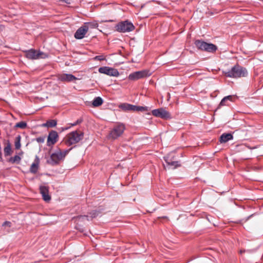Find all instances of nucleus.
Listing matches in <instances>:
<instances>
[{
  "mask_svg": "<svg viewBox=\"0 0 263 263\" xmlns=\"http://www.w3.org/2000/svg\"><path fill=\"white\" fill-rule=\"evenodd\" d=\"M79 123H80V122H79V120H78V121H77L76 122H75L73 123L70 124V125L68 126H65V127H62L61 130H62V131H64V130H68L71 126H76L77 124H78Z\"/></svg>",
  "mask_w": 263,
  "mask_h": 263,
  "instance_id": "obj_25",
  "label": "nucleus"
},
{
  "mask_svg": "<svg viewBox=\"0 0 263 263\" xmlns=\"http://www.w3.org/2000/svg\"><path fill=\"white\" fill-rule=\"evenodd\" d=\"M40 193L42 194L43 199L45 201H49L51 197L49 195V188L45 185H41L40 187Z\"/></svg>",
  "mask_w": 263,
  "mask_h": 263,
  "instance_id": "obj_13",
  "label": "nucleus"
},
{
  "mask_svg": "<svg viewBox=\"0 0 263 263\" xmlns=\"http://www.w3.org/2000/svg\"><path fill=\"white\" fill-rule=\"evenodd\" d=\"M15 127H17V128H20L22 129H24L27 126V124L26 122L22 121V122L17 123L15 124Z\"/></svg>",
  "mask_w": 263,
  "mask_h": 263,
  "instance_id": "obj_24",
  "label": "nucleus"
},
{
  "mask_svg": "<svg viewBox=\"0 0 263 263\" xmlns=\"http://www.w3.org/2000/svg\"><path fill=\"white\" fill-rule=\"evenodd\" d=\"M4 154L5 156H9L11 154V146L9 144H8L5 148H4Z\"/></svg>",
  "mask_w": 263,
  "mask_h": 263,
  "instance_id": "obj_23",
  "label": "nucleus"
},
{
  "mask_svg": "<svg viewBox=\"0 0 263 263\" xmlns=\"http://www.w3.org/2000/svg\"><path fill=\"white\" fill-rule=\"evenodd\" d=\"M152 114L155 117H159L162 119H167L171 118L170 112L166 110L164 108L154 109L152 110Z\"/></svg>",
  "mask_w": 263,
  "mask_h": 263,
  "instance_id": "obj_9",
  "label": "nucleus"
},
{
  "mask_svg": "<svg viewBox=\"0 0 263 263\" xmlns=\"http://www.w3.org/2000/svg\"><path fill=\"white\" fill-rule=\"evenodd\" d=\"M59 2H65L64 0H60ZM65 2L67 4H70V2H67V1H65Z\"/></svg>",
  "mask_w": 263,
  "mask_h": 263,
  "instance_id": "obj_34",
  "label": "nucleus"
},
{
  "mask_svg": "<svg viewBox=\"0 0 263 263\" xmlns=\"http://www.w3.org/2000/svg\"><path fill=\"white\" fill-rule=\"evenodd\" d=\"M15 146L16 149H19L20 148L21 144H20V140H18L17 141L15 142Z\"/></svg>",
  "mask_w": 263,
  "mask_h": 263,
  "instance_id": "obj_30",
  "label": "nucleus"
},
{
  "mask_svg": "<svg viewBox=\"0 0 263 263\" xmlns=\"http://www.w3.org/2000/svg\"><path fill=\"white\" fill-rule=\"evenodd\" d=\"M68 152V151H61L60 149H59L52 154L50 156L51 164L54 165L59 163L61 161L64 160Z\"/></svg>",
  "mask_w": 263,
  "mask_h": 263,
  "instance_id": "obj_6",
  "label": "nucleus"
},
{
  "mask_svg": "<svg viewBox=\"0 0 263 263\" xmlns=\"http://www.w3.org/2000/svg\"><path fill=\"white\" fill-rule=\"evenodd\" d=\"M83 134L81 132L74 131L66 135L64 141L66 145L70 146L79 142L83 139Z\"/></svg>",
  "mask_w": 263,
  "mask_h": 263,
  "instance_id": "obj_2",
  "label": "nucleus"
},
{
  "mask_svg": "<svg viewBox=\"0 0 263 263\" xmlns=\"http://www.w3.org/2000/svg\"><path fill=\"white\" fill-rule=\"evenodd\" d=\"M119 107L122 110L125 111H134L136 108V105H132L128 103H122L119 105Z\"/></svg>",
  "mask_w": 263,
  "mask_h": 263,
  "instance_id": "obj_16",
  "label": "nucleus"
},
{
  "mask_svg": "<svg viewBox=\"0 0 263 263\" xmlns=\"http://www.w3.org/2000/svg\"><path fill=\"white\" fill-rule=\"evenodd\" d=\"M39 164H40V159L37 156L35 157V158L31 164L30 168V171L31 173L35 174L37 172V170L39 169Z\"/></svg>",
  "mask_w": 263,
  "mask_h": 263,
  "instance_id": "obj_15",
  "label": "nucleus"
},
{
  "mask_svg": "<svg viewBox=\"0 0 263 263\" xmlns=\"http://www.w3.org/2000/svg\"><path fill=\"white\" fill-rule=\"evenodd\" d=\"M233 96H228L225 97L222 99V103H223V102H227L228 100H229L230 101H233Z\"/></svg>",
  "mask_w": 263,
  "mask_h": 263,
  "instance_id": "obj_27",
  "label": "nucleus"
},
{
  "mask_svg": "<svg viewBox=\"0 0 263 263\" xmlns=\"http://www.w3.org/2000/svg\"><path fill=\"white\" fill-rule=\"evenodd\" d=\"M148 110V108L147 107H143V106H136L135 109H134L135 111H145Z\"/></svg>",
  "mask_w": 263,
  "mask_h": 263,
  "instance_id": "obj_26",
  "label": "nucleus"
},
{
  "mask_svg": "<svg viewBox=\"0 0 263 263\" xmlns=\"http://www.w3.org/2000/svg\"><path fill=\"white\" fill-rule=\"evenodd\" d=\"M21 160V158L20 156L16 155L13 157L10 158L9 159V162H10L12 163H19Z\"/></svg>",
  "mask_w": 263,
  "mask_h": 263,
  "instance_id": "obj_22",
  "label": "nucleus"
},
{
  "mask_svg": "<svg viewBox=\"0 0 263 263\" xmlns=\"http://www.w3.org/2000/svg\"><path fill=\"white\" fill-rule=\"evenodd\" d=\"M195 44L198 49L207 52H214L217 49L216 46L213 44L208 43L201 40H196Z\"/></svg>",
  "mask_w": 263,
  "mask_h": 263,
  "instance_id": "obj_3",
  "label": "nucleus"
},
{
  "mask_svg": "<svg viewBox=\"0 0 263 263\" xmlns=\"http://www.w3.org/2000/svg\"><path fill=\"white\" fill-rule=\"evenodd\" d=\"M164 159L168 165L172 166L173 168H176V167L180 166V164L178 161H171L169 160L168 158L166 157H164Z\"/></svg>",
  "mask_w": 263,
  "mask_h": 263,
  "instance_id": "obj_18",
  "label": "nucleus"
},
{
  "mask_svg": "<svg viewBox=\"0 0 263 263\" xmlns=\"http://www.w3.org/2000/svg\"><path fill=\"white\" fill-rule=\"evenodd\" d=\"M125 127L123 123H118L115 125L112 130H110L109 135L108 138L111 139H116L120 137L123 133Z\"/></svg>",
  "mask_w": 263,
  "mask_h": 263,
  "instance_id": "obj_4",
  "label": "nucleus"
},
{
  "mask_svg": "<svg viewBox=\"0 0 263 263\" xmlns=\"http://www.w3.org/2000/svg\"><path fill=\"white\" fill-rule=\"evenodd\" d=\"M103 102L102 99L100 97H98L95 98L92 104L93 107H98L101 106L103 104Z\"/></svg>",
  "mask_w": 263,
  "mask_h": 263,
  "instance_id": "obj_20",
  "label": "nucleus"
},
{
  "mask_svg": "<svg viewBox=\"0 0 263 263\" xmlns=\"http://www.w3.org/2000/svg\"><path fill=\"white\" fill-rule=\"evenodd\" d=\"M4 29V27L3 26L0 25V31H2Z\"/></svg>",
  "mask_w": 263,
  "mask_h": 263,
  "instance_id": "obj_35",
  "label": "nucleus"
},
{
  "mask_svg": "<svg viewBox=\"0 0 263 263\" xmlns=\"http://www.w3.org/2000/svg\"><path fill=\"white\" fill-rule=\"evenodd\" d=\"M98 71L101 73L109 76L118 77L119 75V73L116 69L107 66L99 68Z\"/></svg>",
  "mask_w": 263,
  "mask_h": 263,
  "instance_id": "obj_10",
  "label": "nucleus"
},
{
  "mask_svg": "<svg viewBox=\"0 0 263 263\" xmlns=\"http://www.w3.org/2000/svg\"><path fill=\"white\" fill-rule=\"evenodd\" d=\"M242 252H244V251H242V250H240V253H242Z\"/></svg>",
  "mask_w": 263,
  "mask_h": 263,
  "instance_id": "obj_36",
  "label": "nucleus"
},
{
  "mask_svg": "<svg viewBox=\"0 0 263 263\" xmlns=\"http://www.w3.org/2000/svg\"><path fill=\"white\" fill-rule=\"evenodd\" d=\"M57 124V121L55 120H50L46 122V123L42 124L43 127H53L56 126Z\"/></svg>",
  "mask_w": 263,
  "mask_h": 263,
  "instance_id": "obj_21",
  "label": "nucleus"
},
{
  "mask_svg": "<svg viewBox=\"0 0 263 263\" xmlns=\"http://www.w3.org/2000/svg\"><path fill=\"white\" fill-rule=\"evenodd\" d=\"M3 226H8L10 227L11 226V222L9 221H5L3 223Z\"/></svg>",
  "mask_w": 263,
  "mask_h": 263,
  "instance_id": "obj_31",
  "label": "nucleus"
},
{
  "mask_svg": "<svg viewBox=\"0 0 263 263\" xmlns=\"http://www.w3.org/2000/svg\"><path fill=\"white\" fill-rule=\"evenodd\" d=\"M150 75L151 73H149V71L147 70L138 71L130 73L128 76V79L132 81H136Z\"/></svg>",
  "mask_w": 263,
  "mask_h": 263,
  "instance_id": "obj_8",
  "label": "nucleus"
},
{
  "mask_svg": "<svg viewBox=\"0 0 263 263\" xmlns=\"http://www.w3.org/2000/svg\"><path fill=\"white\" fill-rule=\"evenodd\" d=\"M84 26L87 27V30H88L89 28H96L98 27V23L96 21H93L91 22H86L84 23Z\"/></svg>",
  "mask_w": 263,
  "mask_h": 263,
  "instance_id": "obj_19",
  "label": "nucleus"
},
{
  "mask_svg": "<svg viewBox=\"0 0 263 263\" xmlns=\"http://www.w3.org/2000/svg\"><path fill=\"white\" fill-rule=\"evenodd\" d=\"M26 57L29 59L34 60L40 58H46L47 57V55L42 52L34 49H30L26 51Z\"/></svg>",
  "mask_w": 263,
  "mask_h": 263,
  "instance_id": "obj_7",
  "label": "nucleus"
},
{
  "mask_svg": "<svg viewBox=\"0 0 263 263\" xmlns=\"http://www.w3.org/2000/svg\"><path fill=\"white\" fill-rule=\"evenodd\" d=\"M248 73L246 68L236 64L231 70L226 72L225 76L229 78H239L247 77Z\"/></svg>",
  "mask_w": 263,
  "mask_h": 263,
  "instance_id": "obj_1",
  "label": "nucleus"
},
{
  "mask_svg": "<svg viewBox=\"0 0 263 263\" xmlns=\"http://www.w3.org/2000/svg\"><path fill=\"white\" fill-rule=\"evenodd\" d=\"M59 136L56 131L52 130L48 135L47 141V145L48 146L53 145L58 141Z\"/></svg>",
  "mask_w": 263,
  "mask_h": 263,
  "instance_id": "obj_11",
  "label": "nucleus"
},
{
  "mask_svg": "<svg viewBox=\"0 0 263 263\" xmlns=\"http://www.w3.org/2000/svg\"><path fill=\"white\" fill-rule=\"evenodd\" d=\"M86 219H87V216H80L76 218V219L78 221H81V220H85Z\"/></svg>",
  "mask_w": 263,
  "mask_h": 263,
  "instance_id": "obj_29",
  "label": "nucleus"
},
{
  "mask_svg": "<svg viewBox=\"0 0 263 263\" xmlns=\"http://www.w3.org/2000/svg\"><path fill=\"white\" fill-rule=\"evenodd\" d=\"M93 60H98V61H103V60H105V57L101 55H97V56H96L94 58H93Z\"/></svg>",
  "mask_w": 263,
  "mask_h": 263,
  "instance_id": "obj_28",
  "label": "nucleus"
},
{
  "mask_svg": "<svg viewBox=\"0 0 263 263\" xmlns=\"http://www.w3.org/2000/svg\"><path fill=\"white\" fill-rule=\"evenodd\" d=\"M58 79L61 81L71 82L78 79L72 74L63 73L59 75Z\"/></svg>",
  "mask_w": 263,
  "mask_h": 263,
  "instance_id": "obj_14",
  "label": "nucleus"
},
{
  "mask_svg": "<svg viewBox=\"0 0 263 263\" xmlns=\"http://www.w3.org/2000/svg\"><path fill=\"white\" fill-rule=\"evenodd\" d=\"M87 32V27L83 25L76 31L74 34V37L77 39H82L85 36V35Z\"/></svg>",
  "mask_w": 263,
  "mask_h": 263,
  "instance_id": "obj_12",
  "label": "nucleus"
},
{
  "mask_svg": "<svg viewBox=\"0 0 263 263\" xmlns=\"http://www.w3.org/2000/svg\"><path fill=\"white\" fill-rule=\"evenodd\" d=\"M134 29V25L128 21L120 22L116 26L117 31L123 33L132 31Z\"/></svg>",
  "mask_w": 263,
  "mask_h": 263,
  "instance_id": "obj_5",
  "label": "nucleus"
},
{
  "mask_svg": "<svg viewBox=\"0 0 263 263\" xmlns=\"http://www.w3.org/2000/svg\"><path fill=\"white\" fill-rule=\"evenodd\" d=\"M232 139L233 136L231 134H223L220 136V142L221 143H226Z\"/></svg>",
  "mask_w": 263,
  "mask_h": 263,
  "instance_id": "obj_17",
  "label": "nucleus"
},
{
  "mask_svg": "<svg viewBox=\"0 0 263 263\" xmlns=\"http://www.w3.org/2000/svg\"><path fill=\"white\" fill-rule=\"evenodd\" d=\"M36 141L39 143H43L44 141V139L42 137H39L36 139Z\"/></svg>",
  "mask_w": 263,
  "mask_h": 263,
  "instance_id": "obj_32",
  "label": "nucleus"
},
{
  "mask_svg": "<svg viewBox=\"0 0 263 263\" xmlns=\"http://www.w3.org/2000/svg\"><path fill=\"white\" fill-rule=\"evenodd\" d=\"M226 102H223V103H222V100H221L219 104V106H221L227 105V104Z\"/></svg>",
  "mask_w": 263,
  "mask_h": 263,
  "instance_id": "obj_33",
  "label": "nucleus"
}]
</instances>
